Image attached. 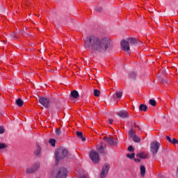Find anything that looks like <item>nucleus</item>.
<instances>
[{
  "mask_svg": "<svg viewBox=\"0 0 178 178\" xmlns=\"http://www.w3.org/2000/svg\"><path fill=\"white\" fill-rule=\"evenodd\" d=\"M111 40L108 38L102 39L95 36L89 35L83 40V47L85 49H90L92 52L102 54L111 48Z\"/></svg>",
  "mask_w": 178,
  "mask_h": 178,
  "instance_id": "obj_1",
  "label": "nucleus"
},
{
  "mask_svg": "<svg viewBox=\"0 0 178 178\" xmlns=\"http://www.w3.org/2000/svg\"><path fill=\"white\" fill-rule=\"evenodd\" d=\"M120 44L122 49L124 50V52H128L129 54V51H130V45L136 47L137 44H138V42L135 38H129L127 40H123Z\"/></svg>",
  "mask_w": 178,
  "mask_h": 178,
  "instance_id": "obj_2",
  "label": "nucleus"
},
{
  "mask_svg": "<svg viewBox=\"0 0 178 178\" xmlns=\"http://www.w3.org/2000/svg\"><path fill=\"white\" fill-rule=\"evenodd\" d=\"M67 156V149L65 147H59L55 151L56 165L59 163L60 161L65 159Z\"/></svg>",
  "mask_w": 178,
  "mask_h": 178,
  "instance_id": "obj_3",
  "label": "nucleus"
},
{
  "mask_svg": "<svg viewBox=\"0 0 178 178\" xmlns=\"http://www.w3.org/2000/svg\"><path fill=\"white\" fill-rule=\"evenodd\" d=\"M159 148H161V143L156 140L153 141L150 145V152L152 153V155H156Z\"/></svg>",
  "mask_w": 178,
  "mask_h": 178,
  "instance_id": "obj_4",
  "label": "nucleus"
},
{
  "mask_svg": "<svg viewBox=\"0 0 178 178\" xmlns=\"http://www.w3.org/2000/svg\"><path fill=\"white\" fill-rule=\"evenodd\" d=\"M38 101L40 105H42L46 109L51 107V99L49 98L41 97H39Z\"/></svg>",
  "mask_w": 178,
  "mask_h": 178,
  "instance_id": "obj_5",
  "label": "nucleus"
},
{
  "mask_svg": "<svg viewBox=\"0 0 178 178\" xmlns=\"http://www.w3.org/2000/svg\"><path fill=\"white\" fill-rule=\"evenodd\" d=\"M109 163H106L102 166V171L100 172V178H106L109 173Z\"/></svg>",
  "mask_w": 178,
  "mask_h": 178,
  "instance_id": "obj_6",
  "label": "nucleus"
},
{
  "mask_svg": "<svg viewBox=\"0 0 178 178\" xmlns=\"http://www.w3.org/2000/svg\"><path fill=\"white\" fill-rule=\"evenodd\" d=\"M90 158L94 163H98L99 162V154L95 150H92L90 152Z\"/></svg>",
  "mask_w": 178,
  "mask_h": 178,
  "instance_id": "obj_7",
  "label": "nucleus"
},
{
  "mask_svg": "<svg viewBox=\"0 0 178 178\" xmlns=\"http://www.w3.org/2000/svg\"><path fill=\"white\" fill-rule=\"evenodd\" d=\"M67 177V169L61 168L56 173L55 178H66Z\"/></svg>",
  "mask_w": 178,
  "mask_h": 178,
  "instance_id": "obj_8",
  "label": "nucleus"
},
{
  "mask_svg": "<svg viewBox=\"0 0 178 178\" xmlns=\"http://www.w3.org/2000/svg\"><path fill=\"white\" fill-rule=\"evenodd\" d=\"M38 169H40V163L37 162L35 163L32 167L28 168L26 170V173H35Z\"/></svg>",
  "mask_w": 178,
  "mask_h": 178,
  "instance_id": "obj_9",
  "label": "nucleus"
},
{
  "mask_svg": "<svg viewBox=\"0 0 178 178\" xmlns=\"http://www.w3.org/2000/svg\"><path fill=\"white\" fill-rule=\"evenodd\" d=\"M103 140H105V141L108 144V145L113 146L116 145L118 144V141L115 140V138L111 136V137H104Z\"/></svg>",
  "mask_w": 178,
  "mask_h": 178,
  "instance_id": "obj_10",
  "label": "nucleus"
},
{
  "mask_svg": "<svg viewBox=\"0 0 178 178\" xmlns=\"http://www.w3.org/2000/svg\"><path fill=\"white\" fill-rule=\"evenodd\" d=\"M117 115L120 116V118H129V113L126 111H120L117 113Z\"/></svg>",
  "mask_w": 178,
  "mask_h": 178,
  "instance_id": "obj_11",
  "label": "nucleus"
},
{
  "mask_svg": "<svg viewBox=\"0 0 178 178\" xmlns=\"http://www.w3.org/2000/svg\"><path fill=\"white\" fill-rule=\"evenodd\" d=\"M136 158H140V159H147V158H148V155L141 152L140 153L136 154Z\"/></svg>",
  "mask_w": 178,
  "mask_h": 178,
  "instance_id": "obj_12",
  "label": "nucleus"
},
{
  "mask_svg": "<svg viewBox=\"0 0 178 178\" xmlns=\"http://www.w3.org/2000/svg\"><path fill=\"white\" fill-rule=\"evenodd\" d=\"M122 97H123V92L116 91L113 96V98H115V99H120V98H122Z\"/></svg>",
  "mask_w": 178,
  "mask_h": 178,
  "instance_id": "obj_13",
  "label": "nucleus"
},
{
  "mask_svg": "<svg viewBox=\"0 0 178 178\" xmlns=\"http://www.w3.org/2000/svg\"><path fill=\"white\" fill-rule=\"evenodd\" d=\"M76 136L78 137V138L81 140V141H83V142L86 141V137H84L83 136V132H81V131H76Z\"/></svg>",
  "mask_w": 178,
  "mask_h": 178,
  "instance_id": "obj_14",
  "label": "nucleus"
},
{
  "mask_svg": "<svg viewBox=\"0 0 178 178\" xmlns=\"http://www.w3.org/2000/svg\"><path fill=\"white\" fill-rule=\"evenodd\" d=\"M71 96L72 98H74L75 99H77L79 97V92L77 90H73L71 92Z\"/></svg>",
  "mask_w": 178,
  "mask_h": 178,
  "instance_id": "obj_15",
  "label": "nucleus"
},
{
  "mask_svg": "<svg viewBox=\"0 0 178 178\" xmlns=\"http://www.w3.org/2000/svg\"><path fill=\"white\" fill-rule=\"evenodd\" d=\"M139 109H140V111H143V112H147V111L148 109V106H147V105H145V104H140L139 106Z\"/></svg>",
  "mask_w": 178,
  "mask_h": 178,
  "instance_id": "obj_16",
  "label": "nucleus"
},
{
  "mask_svg": "<svg viewBox=\"0 0 178 178\" xmlns=\"http://www.w3.org/2000/svg\"><path fill=\"white\" fill-rule=\"evenodd\" d=\"M140 175L142 177L145 176V166L144 165H140Z\"/></svg>",
  "mask_w": 178,
  "mask_h": 178,
  "instance_id": "obj_17",
  "label": "nucleus"
},
{
  "mask_svg": "<svg viewBox=\"0 0 178 178\" xmlns=\"http://www.w3.org/2000/svg\"><path fill=\"white\" fill-rule=\"evenodd\" d=\"M24 104V102L22 100V99H18L16 100V104L17 106H23V104Z\"/></svg>",
  "mask_w": 178,
  "mask_h": 178,
  "instance_id": "obj_18",
  "label": "nucleus"
},
{
  "mask_svg": "<svg viewBox=\"0 0 178 178\" xmlns=\"http://www.w3.org/2000/svg\"><path fill=\"white\" fill-rule=\"evenodd\" d=\"M131 138L135 143H140V141H141V139L138 136H136V135L132 136Z\"/></svg>",
  "mask_w": 178,
  "mask_h": 178,
  "instance_id": "obj_19",
  "label": "nucleus"
},
{
  "mask_svg": "<svg viewBox=\"0 0 178 178\" xmlns=\"http://www.w3.org/2000/svg\"><path fill=\"white\" fill-rule=\"evenodd\" d=\"M40 154H41V147L40 146H37V149L35 151V155H36V156H38Z\"/></svg>",
  "mask_w": 178,
  "mask_h": 178,
  "instance_id": "obj_20",
  "label": "nucleus"
},
{
  "mask_svg": "<svg viewBox=\"0 0 178 178\" xmlns=\"http://www.w3.org/2000/svg\"><path fill=\"white\" fill-rule=\"evenodd\" d=\"M97 151L99 152V154H105V150L104 149L103 145H100L97 149Z\"/></svg>",
  "mask_w": 178,
  "mask_h": 178,
  "instance_id": "obj_21",
  "label": "nucleus"
},
{
  "mask_svg": "<svg viewBox=\"0 0 178 178\" xmlns=\"http://www.w3.org/2000/svg\"><path fill=\"white\" fill-rule=\"evenodd\" d=\"M93 94L95 97H99V95H101V92L99 91V90L95 89L93 91Z\"/></svg>",
  "mask_w": 178,
  "mask_h": 178,
  "instance_id": "obj_22",
  "label": "nucleus"
},
{
  "mask_svg": "<svg viewBox=\"0 0 178 178\" xmlns=\"http://www.w3.org/2000/svg\"><path fill=\"white\" fill-rule=\"evenodd\" d=\"M149 105H151L152 106H156V101H155L154 99H149Z\"/></svg>",
  "mask_w": 178,
  "mask_h": 178,
  "instance_id": "obj_23",
  "label": "nucleus"
},
{
  "mask_svg": "<svg viewBox=\"0 0 178 178\" xmlns=\"http://www.w3.org/2000/svg\"><path fill=\"white\" fill-rule=\"evenodd\" d=\"M134 156H136V153H131V154H127V158H129V159H134Z\"/></svg>",
  "mask_w": 178,
  "mask_h": 178,
  "instance_id": "obj_24",
  "label": "nucleus"
},
{
  "mask_svg": "<svg viewBox=\"0 0 178 178\" xmlns=\"http://www.w3.org/2000/svg\"><path fill=\"white\" fill-rule=\"evenodd\" d=\"M49 143L52 147H55V143H56V140L54 138H51L49 139Z\"/></svg>",
  "mask_w": 178,
  "mask_h": 178,
  "instance_id": "obj_25",
  "label": "nucleus"
},
{
  "mask_svg": "<svg viewBox=\"0 0 178 178\" xmlns=\"http://www.w3.org/2000/svg\"><path fill=\"white\" fill-rule=\"evenodd\" d=\"M130 137L132 138L136 136V131L134 129H131L129 131Z\"/></svg>",
  "mask_w": 178,
  "mask_h": 178,
  "instance_id": "obj_26",
  "label": "nucleus"
},
{
  "mask_svg": "<svg viewBox=\"0 0 178 178\" xmlns=\"http://www.w3.org/2000/svg\"><path fill=\"white\" fill-rule=\"evenodd\" d=\"M129 77L131 80H134L136 79V73L134 72H130L129 73Z\"/></svg>",
  "mask_w": 178,
  "mask_h": 178,
  "instance_id": "obj_27",
  "label": "nucleus"
},
{
  "mask_svg": "<svg viewBox=\"0 0 178 178\" xmlns=\"http://www.w3.org/2000/svg\"><path fill=\"white\" fill-rule=\"evenodd\" d=\"M6 147V144L0 143V149H5Z\"/></svg>",
  "mask_w": 178,
  "mask_h": 178,
  "instance_id": "obj_28",
  "label": "nucleus"
},
{
  "mask_svg": "<svg viewBox=\"0 0 178 178\" xmlns=\"http://www.w3.org/2000/svg\"><path fill=\"white\" fill-rule=\"evenodd\" d=\"M19 33L21 34H22V35H24V37H27L29 36V34L27 33H26V31L24 30H22L19 31Z\"/></svg>",
  "mask_w": 178,
  "mask_h": 178,
  "instance_id": "obj_29",
  "label": "nucleus"
},
{
  "mask_svg": "<svg viewBox=\"0 0 178 178\" xmlns=\"http://www.w3.org/2000/svg\"><path fill=\"white\" fill-rule=\"evenodd\" d=\"M56 136H60L62 134V131L60 130V129H57L56 130Z\"/></svg>",
  "mask_w": 178,
  "mask_h": 178,
  "instance_id": "obj_30",
  "label": "nucleus"
},
{
  "mask_svg": "<svg viewBox=\"0 0 178 178\" xmlns=\"http://www.w3.org/2000/svg\"><path fill=\"white\" fill-rule=\"evenodd\" d=\"M136 127L140 131L144 130V127L140 124H136Z\"/></svg>",
  "mask_w": 178,
  "mask_h": 178,
  "instance_id": "obj_31",
  "label": "nucleus"
},
{
  "mask_svg": "<svg viewBox=\"0 0 178 178\" xmlns=\"http://www.w3.org/2000/svg\"><path fill=\"white\" fill-rule=\"evenodd\" d=\"M171 143L172 144H178V140L176 138H172V140H171Z\"/></svg>",
  "mask_w": 178,
  "mask_h": 178,
  "instance_id": "obj_32",
  "label": "nucleus"
},
{
  "mask_svg": "<svg viewBox=\"0 0 178 178\" xmlns=\"http://www.w3.org/2000/svg\"><path fill=\"white\" fill-rule=\"evenodd\" d=\"M5 133V129L3 127H0V134H3Z\"/></svg>",
  "mask_w": 178,
  "mask_h": 178,
  "instance_id": "obj_33",
  "label": "nucleus"
},
{
  "mask_svg": "<svg viewBox=\"0 0 178 178\" xmlns=\"http://www.w3.org/2000/svg\"><path fill=\"white\" fill-rule=\"evenodd\" d=\"M128 151H129L130 152H133V151H134V148H133V146L131 145L129 146Z\"/></svg>",
  "mask_w": 178,
  "mask_h": 178,
  "instance_id": "obj_34",
  "label": "nucleus"
},
{
  "mask_svg": "<svg viewBox=\"0 0 178 178\" xmlns=\"http://www.w3.org/2000/svg\"><path fill=\"white\" fill-rule=\"evenodd\" d=\"M165 138H166L167 141H168L169 143H172V138H170V136H167L165 137Z\"/></svg>",
  "mask_w": 178,
  "mask_h": 178,
  "instance_id": "obj_35",
  "label": "nucleus"
},
{
  "mask_svg": "<svg viewBox=\"0 0 178 178\" xmlns=\"http://www.w3.org/2000/svg\"><path fill=\"white\" fill-rule=\"evenodd\" d=\"M161 83L163 84H168V79H161Z\"/></svg>",
  "mask_w": 178,
  "mask_h": 178,
  "instance_id": "obj_36",
  "label": "nucleus"
},
{
  "mask_svg": "<svg viewBox=\"0 0 178 178\" xmlns=\"http://www.w3.org/2000/svg\"><path fill=\"white\" fill-rule=\"evenodd\" d=\"M134 161L138 163H140V162H141V159L138 158V159H134Z\"/></svg>",
  "mask_w": 178,
  "mask_h": 178,
  "instance_id": "obj_37",
  "label": "nucleus"
},
{
  "mask_svg": "<svg viewBox=\"0 0 178 178\" xmlns=\"http://www.w3.org/2000/svg\"><path fill=\"white\" fill-rule=\"evenodd\" d=\"M16 34H17L16 33H12L10 35L11 38H16Z\"/></svg>",
  "mask_w": 178,
  "mask_h": 178,
  "instance_id": "obj_38",
  "label": "nucleus"
},
{
  "mask_svg": "<svg viewBox=\"0 0 178 178\" xmlns=\"http://www.w3.org/2000/svg\"><path fill=\"white\" fill-rule=\"evenodd\" d=\"M108 122H109V124H112L113 123V120L109 119Z\"/></svg>",
  "mask_w": 178,
  "mask_h": 178,
  "instance_id": "obj_39",
  "label": "nucleus"
},
{
  "mask_svg": "<svg viewBox=\"0 0 178 178\" xmlns=\"http://www.w3.org/2000/svg\"><path fill=\"white\" fill-rule=\"evenodd\" d=\"M101 10H102V8H98L97 9V12H101Z\"/></svg>",
  "mask_w": 178,
  "mask_h": 178,
  "instance_id": "obj_40",
  "label": "nucleus"
},
{
  "mask_svg": "<svg viewBox=\"0 0 178 178\" xmlns=\"http://www.w3.org/2000/svg\"><path fill=\"white\" fill-rule=\"evenodd\" d=\"M1 9H3L2 13H3V12H5V8L3 7Z\"/></svg>",
  "mask_w": 178,
  "mask_h": 178,
  "instance_id": "obj_41",
  "label": "nucleus"
},
{
  "mask_svg": "<svg viewBox=\"0 0 178 178\" xmlns=\"http://www.w3.org/2000/svg\"><path fill=\"white\" fill-rule=\"evenodd\" d=\"M80 178H87L86 177L82 176Z\"/></svg>",
  "mask_w": 178,
  "mask_h": 178,
  "instance_id": "obj_42",
  "label": "nucleus"
}]
</instances>
